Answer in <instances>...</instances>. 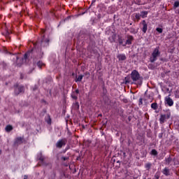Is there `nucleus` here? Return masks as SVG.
Returning <instances> with one entry per match:
<instances>
[{
	"label": "nucleus",
	"instance_id": "6ab92c4d",
	"mask_svg": "<svg viewBox=\"0 0 179 179\" xmlns=\"http://www.w3.org/2000/svg\"><path fill=\"white\" fill-rule=\"evenodd\" d=\"M151 166H152V164H151V163H147V164H145V168L148 171H149V170L150 169Z\"/></svg>",
	"mask_w": 179,
	"mask_h": 179
},
{
	"label": "nucleus",
	"instance_id": "ddd939ff",
	"mask_svg": "<svg viewBox=\"0 0 179 179\" xmlns=\"http://www.w3.org/2000/svg\"><path fill=\"white\" fill-rule=\"evenodd\" d=\"M162 173L166 176H170V171L168 168L165 167L164 169L162 170Z\"/></svg>",
	"mask_w": 179,
	"mask_h": 179
},
{
	"label": "nucleus",
	"instance_id": "09e8293b",
	"mask_svg": "<svg viewBox=\"0 0 179 179\" xmlns=\"http://www.w3.org/2000/svg\"><path fill=\"white\" fill-rule=\"evenodd\" d=\"M178 127H179V124H178Z\"/></svg>",
	"mask_w": 179,
	"mask_h": 179
},
{
	"label": "nucleus",
	"instance_id": "0eeeda50",
	"mask_svg": "<svg viewBox=\"0 0 179 179\" xmlns=\"http://www.w3.org/2000/svg\"><path fill=\"white\" fill-rule=\"evenodd\" d=\"M165 101L169 106H173V101L170 97H166Z\"/></svg>",
	"mask_w": 179,
	"mask_h": 179
},
{
	"label": "nucleus",
	"instance_id": "4468645a",
	"mask_svg": "<svg viewBox=\"0 0 179 179\" xmlns=\"http://www.w3.org/2000/svg\"><path fill=\"white\" fill-rule=\"evenodd\" d=\"M79 107H80L79 103L76 102V103H74L73 104V106H72V110H79Z\"/></svg>",
	"mask_w": 179,
	"mask_h": 179
},
{
	"label": "nucleus",
	"instance_id": "bb28decb",
	"mask_svg": "<svg viewBox=\"0 0 179 179\" xmlns=\"http://www.w3.org/2000/svg\"><path fill=\"white\" fill-rule=\"evenodd\" d=\"M22 141H23V138H22L21 137L17 138V143H20V142H22Z\"/></svg>",
	"mask_w": 179,
	"mask_h": 179
},
{
	"label": "nucleus",
	"instance_id": "f8f14e48",
	"mask_svg": "<svg viewBox=\"0 0 179 179\" xmlns=\"http://www.w3.org/2000/svg\"><path fill=\"white\" fill-rule=\"evenodd\" d=\"M127 30L129 31V32L132 34H136L138 33V29H135V28H133V27H130V28H128Z\"/></svg>",
	"mask_w": 179,
	"mask_h": 179
},
{
	"label": "nucleus",
	"instance_id": "79ce46f5",
	"mask_svg": "<svg viewBox=\"0 0 179 179\" xmlns=\"http://www.w3.org/2000/svg\"><path fill=\"white\" fill-rule=\"evenodd\" d=\"M80 159V157H77V160H79Z\"/></svg>",
	"mask_w": 179,
	"mask_h": 179
},
{
	"label": "nucleus",
	"instance_id": "c03bdc74",
	"mask_svg": "<svg viewBox=\"0 0 179 179\" xmlns=\"http://www.w3.org/2000/svg\"><path fill=\"white\" fill-rule=\"evenodd\" d=\"M48 124H51V122H48Z\"/></svg>",
	"mask_w": 179,
	"mask_h": 179
},
{
	"label": "nucleus",
	"instance_id": "9b49d317",
	"mask_svg": "<svg viewBox=\"0 0 179 179\" xmlns=\"http://www.w3.org/2000/svg\"><path fill=\"white\" fill-rule=\"evenodd\" d=\"M117 58L119 61H125L127 59V57L124 54L117 55Z\"/></svg>",
	"mask_w": 179,
	"mask_h": 179
},
{
	"label": "nucleus",
	"instance_id": "4c0bfd02",
	"mask_svg": "<svg viewBox=\"0 0 179 179\" xmlns=\"http://www.w3.org/2000/svg\"><path fill=\"white\" fill-rule=\"evenodd\" d=\"M123 101H124V103H127V99H124Z\"/></svg>",
	"mask_w": 179,
	"mask_h": 179
},
{
	"label": "nucleus",
	"instance_id": "5701e85b",
	"mask_svg": "<svg viewBox=\"0 0 179 179\" xmlns=\"http://www.w3.org/2000/svg\"><path fill=\"white\" fill-rule=\"evenodd\" d=\"M179 7V1H176L173 4V8L176 9Z\"/></svg>",
	"mask_w": 179,
	"mask_h": 179
},
{
	"label": "nucleus",
	"instance_id": "b1692460",
	"mask_svg": "<svg viewBox=\"0 0 179 179\" xmlns=\"http://www.w3.org/2000/svg\"><path fill=\"white\" fill-rule=\"evenodd\" d=\"M159 177H160V173L157 172V173H155V177H154L153 179H159Z\"/></svg>",
	"mask_w": 179,
	"mask_h": 179
},
{
	"label": "nucleus",
	"instance_id": "a211bd4d",
	"mask_svg": "<svg viewBox=\"0 0 179 179\" xmlns=\"http://www.w3.org/2000/svg\"><path fill=\"white\" fill-rule=\"evenodd\" d=\"M6 131V132H10V131H12V129H13V127H12V125H7L5 128Z\"/></svg>",
	"mask_w": 179,
	"mask_h": 179
},
{
	"label": "nucleus",
	"instance_id": "a19ab883",
	"mask_svg": "<svg viewBox=\"0 0 179 179\" xmlns=\"http://www.w3.org/2000/svg\"><path fill=\"white\" fill-rule=\"evenodd\" d=\"M63 164H64V166H68L66 164H65V163H64V162H63Z\"/></svg>",
	"mask_w": 179,
	"mask_h": 179
},
{
	"label": "nucleus",
	"instance_id": "e433bc0d",
	"mask_svg": "<svg viewBox=\"0 0 179 179\" xmlns=\"http://www.w3.org/2000/svg\"><path fill=\"white\" fill-rule=\"evenodd\" d=\"M125 80H126V83H130V80H127V78H125Z\"/></svg>",
	"mask_w": 179,
	"mask_h": 179
},
{
	"label": "nucleus",
	"instance_id": "aec40b11",
	"mask_svg": "<svg viewBox=\"0 0 179 179\" xmlns=\"http://www.w3.org/2000/svg\"><path fill=\"white\" fill-rule=\"evenodd\" d=\"M37 66H38V68H41L42 66H45V64L43 63V62H38L37 63Z\"/></svg>",
	"mask_w": 179,
	"mask_h": 179
},
{
	"label": "nucleus",
	"instance_id": "1a4fd4ad",
	"mask_svg": "<svg viewBox=\"0 0 179 179\" xmlns=\"http://www.w3.org/2000/svg\"><path fill=\"white\" fill-rule=\"evenodd\" d=\"M134 15H135V17L133 18V20L134 22H139V20L141 18L140 13H135Z\"/></svg>",
	"mask_w": 179,
	"mask_h": 179
},
{
	"label": "nucleus",
	"instance_id": "c85d7f7f",
	"mask_svg": "<svg viewBox=\"0 0 179 179\" xmlns=\"http://www.w3.org/2000/svg\"><path fill=\"white\" fill-rule=\"evenodd\" d=\"M27 57H29V53H25L24 55V59H27Z\"/></svg>",
	"mask_w": 179,
	"mask_h": 179
},
{
	"label": "nucleus",
	"instance_id": "2f4dec72",
	"mask_svg": "<svg viewBox=\"0 0 179 179\" xmlns=\"http://www.w3.org/2000/svg\"><path fill=\"white\" fill-rule=\"evenodd\" d=\"M136 4L141 5V1L140 0H136Z\"/></svg>",
	"mask_w": 179,
	"mask_h": 179
},
{
	"label": "nucleus",
	"instance_id": "37998d69",
	"mask_svg": "<svg viewBox=\"0 0 179 179\" xmlns=\"http://www.w3.org/2000/svg\"><path fill=\"white\" fill-rule=\"evenodd\" d=\"M66 124H68V120H66Z\"/></svg>",
	"mask_w": 179,
	"mask_h": 179
},
{
	"label": "nucleus",
	"instance_id": "de8ad7c7",
	"mask_svg": "<svg viewBox=\"0 0 179 179\" xmlns=\"http://www.w3.org/2000/svg\"><path fill=\"white\" fill-rule=\"evenodd\" d=\"M69 134H71V132H70V131H69Z\"/></svg>",
	"mask_w": 179,
	"mask_h": 179
},
{
	"label": "nucleus",
	"instance_id": "7ed1b4c3",
	"mask_svg": "<svg viewBox=\"0 0 179 179\" xmlns=\"http://www.w3.org/2000/svg\"><path fill=\"white\" fill-rule=\"evenodd\" d=\"M171 117V113L168 112L166 114L162 115L160 116L159 122L160 124H164Z\"/></svg>",
	"mask_w": 179,
	"mask_h": 179
},
{
	"label": "nucleus",
	"instance_id": "49530a36",
	"mask_svg": "<svg viewBox=\"0 0 179 179\" xmlns=\"http://www.w3.org/2000/svg\"><path fill=\"white\" fill-rule=\"evenodd\" d=\"M131 25H132V24L131 23V24H130V26H131Z\"/></svg>",
	"mask_w": 179,
	"mask_h": 179
},
{
	"label": "nucleus",
	"instance_id": "f3484780",
	"mask_svg": "<svg viewBox=\"0 0 179 179\" xmlns=\"http://www.w3.org/2000/svg\"><path fill=\"white\" fill-rule=\"evenodd\" d=\"M83 80V76L80 75L76 77L75 81L76 83L82 82Z\"/></svg>",
	"mask_w": 179,
	"mask_h": 179
},
{
	"label": "nucleus",
	"instance_id": "c9c22d12",
	"mask_svg": "<svg viewBox=\"0 0 179 179\" xmlns=\"http://www.w3.org/2000/svg\"><path fill=\"white\" fill-rule=\"evenodd\" d=\"M6 36H9V31H6Z\"/></svg>",
	"mask_w": 179,
	"mask_h": 179
},
{
	"label": "nucleus",
	"instance_id": "ea45409f",
	"mask_svg": "<svg viewBox=\"0 0 179 179\" xmlns=\"http://www.w3.org/2000/svg\"><path fill=\"white\" fill-rule=\"evenodd\" d=\"M24 179H27V176H24Z\"/></svg>",
	"mask_w": 179,
	"mask_h": 179
},
{
	"label": "nucleus",
	"instance_id": "8fccbe9b",
	"mask_svg": "<svg viewBox=\"0 0 179 179\" xmlns=\"http://www.w3.org/2000/svg\"><path fill=\"white\" fill-rule=\"evenodd\" d=\"M143 179H146L145 178H144Z\"/></svg>",
	"mask_w": 179,
	"mask_h": 179
},
{
	"label": "nucleus",
	"instance_id": "4be33fe9",
	"mask_svg": "<svg viewBox=\"0 0 179 179\" xmlns=\"http://www.w3.org/2000/svg\"><path fill=\"white\" fill-rule=\"evenodd\" d=\"M150 154H151L152 155L157 156V155H158V152H157V151L156 150L153 149V150L151 151Z\"/></svg>",
	"mask_w": 179,
	"mask_h": 179
},
{
	"label": "nucleus",
	"instance_id": "58836bf2",
	"mask_svg": "<svg viewBox=\"0 0 179 179\" xmlns=\"http://www.w3.org/2000/svg\"><path fill=\"white\" fill-rule=\"evenodd\" d=\"M87 142L88 143V145L92 143V141H87Z\"/></svg>",
	"mask_w": 179,
	"mask_h": 179
},
{
	"label": "nucleus",
	"instance_id": "393cba45",
	"mask_svg": "<svg viewBox=\"0 0 179 179\" xmlns=\"http://www.w3.org/2000/svg\"><path fill=\"white\" fill-rule=\"evenodd\" d=\"M175 96L176 99H179V89L176 90L175 93Z\"/></svg>",
	"mask_w": 179,
	"mask_h": 179
},
{
	"label": "nucleus",
	"instance_id": "412c9836",
	"mask_svg": "<svg viewBox=\"0 0 179 179\" xmlns=\"http://www.w3.org/2000/svg\"><path fill=\"white\" fill-rule=\"evenodd\" d=\"M151 108L153 110H157V103H153L151 104Z\"/></svg>",
	"mask_w": 179,
	"mask_h": 179
},
{
	"label": "nucleus",
	"instance_id": "7c9ffc66",
	"mask_svg": "<svg viewBox=\"0 0 179 179\" xmlns=\"http://www.w3.org/2000/svg\"><path fill=\"white\" fill-rule=\"evenodd\" d=\"M158 137H159V138H162V137H163V133L159 134Z\"/></svg>",
	"mask_w": 179,
	"mask_h": 179
},
{
	"label": "nucleus",
	"instance_id": "473e14b6",
	"mask_svg": "<svg viewBox=\"0 0 179 179\" xmlns=\"http://www.w3.org/2000/svg\"><path fill=\"white\" fill-rule=\"evenodd\" d=\"M119 44H120V45H122V44H123V41H122V39H120V40H119Z\"/></svg>",
	"mask_w": 179,
	"mask_h": 179
},
{
	"label": "nucleus",
	"instance_id": "cd10ccee",
	"mask_svg": "<svg viewBox=\"0 0 179 179\" xmlns=\"http://www.w3.org/2000/svg\"><path fill=\"white\" fill-rule=\"evenodd\" d=\"M66 160H68V158H67V157H62V162H66Z\"/></svg>",
	"mask_w": 179,
	"mask_h": 179
},
{
	"label": "nucleus",
	"instance_id": "a878e982",
	"mask_svg": "<svg viewBox=\"0 0 179 179\" xmlns=\"http://www.w3.org/2000/svg\"><path fill=\"white\" fill-rule=\"evenodd\" d=\"M156 31L159 33V34H162V31H163V29L162 28H156Z\"/></svg>",
	"mask_w": 179,
	"mask_h": 179
},
{
	"label": "nucleus",
	"instance_id": "dca6fc26",
	"mask_svg": "<svg viewBox=\"0 0 179 179\" xmlns=\"http://www.w3.org/2000/svg\"><path fill=\"white\" fill-rule=\"evenodd\" d=\"M164 162L166 165H169L172 162V158L170 156L169 157H166Z\"/></svg>",
	"mask_w": 179,
	"mask_h": 179
},
{
	"label": "nucleus",
	"instance_id": "2eb2a0df",
	"mask_svg": "<svg viewBox=\"0 0 179 179\" xmlns=\"http://www.w3.org/2000/svg\"><path fill=\"white\" fill-rule=\"evenodd\" d=\"M148 11H141L140 16L141 18L145 19L148 16Z\"/></svg>",
	"mask_w": 179,
	"mask_h": 179
},
{
	"label": "nucleus",
	"instance_id": "72a5a7b5",
	"mask_svg": "<svg viewBox=\"0 0 179 179\" xmlns=\"http://www.w3.org/2000/svg\"><path fill=\"white\" fill-rule=\"evenodd\" d=\"M39 160H41V162H44V157H41V158H39Z\"/></svg>",
	"mask_w": 179,
	"mask_h": 179
},
{
	"label": "nucleus",
	"instance_id": "f704fd0d",
	"mask_svg": "<svg viewBox=\"0 0 179 179\" xmlns=\"http://www.w3.org/2000/svg\"><path fill=\"white\" fill-rule=\"evenodd\" d=\"M122 156H123L124 158H126L127 155H126V153L124 152H123Z\"/></svg>",
	"mask_w": 179,
	"mask_h": 179
},
{
	"label": "nucleus",
	"instance_id": "f257e3e1",
	"mask_svg": "<svg viewBox=\"0 0 179 179\" xmlns=\"http://www.w3.org/2000/svg\"><path fill=\"white\" fill-rule=\"evenodd\" d=\"M131 80H132L131 84L136 85H142L143 78L141 76L139 73L136 70H134L130 74Z\"/></svg>",
	"mask_w": 179,
	"mask_h": 179
},
{
	"label": "nucleus",
	"instance_id": "c756f323",
	"mask_svg": "<svg viewBox=\"0 0 179 179\" xmlns=\"http://www.w3.org/2000/svg\"><path fill=\"white\" fill-rule=\"evenodd\" d=\"M142 104H143V99L141 98V99H139V103H138V105L140 106V105H142Z\"/></svg>",
	"mask_w": 179,
	"mask_h": 179
},
{
	"label": "nucleus",
	"instance_id": "20e7f679",
	"mask_svg": "<svg viewBox=\"0 0 179 179\" xmlns=\"http://www.w3.org/2000/svg\"><path fill=\"white\" fill-rule=\"evenodd\" d=\"M133 40H134V37L132 36V35H127V39L125 43L122 45V46L125 47L127 45H131Z\"/></svg>",
	"mask_w": 179,
	"mask_h": 179
},
{
	"label": "nucleus",
	"instance_id": "f03ea898",
	"mask_svg": "<svg viewBox=\"0 0 179 179\" xmlns=\"http://www.w3.org/2000/svg\"><path fill=\"white\" fill-rule=\"evenodd\" d=\"M161 52H159V46L155 48L150 57V61L151 63H154L157 61V57H159Z\"/></svg>",
	"mask_w": 179,
	"mask_h": 179
},
{
	"label": "nucleus",
	"instance_id": "423d86ee",
	"mask_svg": "<svg viewBox=\"0 0 179 179\" xmlns=\"http://www.w3.org/2000/svg\"><path fill=\"white\" fill-rule=\"evenodd\" d=\"M141 24L143 25L142 31L145 34L148 30V24L145 21V20H143Z\"/></svg>",
	"mask_w": 179,
	"mask_h": 179
},
{
	"label": "nucleus",
	"instance_id": "9d476101",
	"mask_svg": "<svg viewBox=\"0 0 179 179\" xmlns=\"http://www.w3.org/2000/svg\"><path fill=\"white\" fill-rule=\"evenodd\" d=\"M65 145V141L64 140H59V141H57V143H56V146L57 148H62V146Z\"/></svg>",
	"mask_w": 179,
	"mask_h": 179
},
{
	"label": "nucleus",
	"instance_id": "6e6552de",
	"mask_svg": "<svg viewBox=\"0 0 179 179\" xmlns=\"http://www.w3.org/2000/svg\"><path fill=\"white\" fill-rule=\"evenodd\" d=\"M78 94H79V90H76L75 92H72L71 98L74 100L78 99Z\"/></svg>",
	"mask_w": 179,
	"mask_h": 179
},
{
	"label": "nucleus",
	"instance_id": "39448f33",
	"mask_svg": "<svg viewBox=\"0 0 179 179\" xmlns=\"http://www.w3.org/2000/svg\"><path fill=\"white\" fill-rule=\"evenodd\" d=\"M24 91V87H20V86L16 87L15 88V94L16 95L20 94V93H22V92Z\"/></svg>",
	"mask_w": 179,
	"mask_h": 179
},
{
	"label": "nucleus",
	"instance_id": "a18cd8bd",
	"mask_svg": "<svg viewBox=\"0 0 179 179\" xmlns=\"http://www.w3.org/2000/svg\"><path fill=\"white\" fill-rule=\"evenodd\" d=\"M94 2V0H92V3Z\"/></svg>",
	"mask_w": 179,
	"mask_h": 179
}]
</instances>
